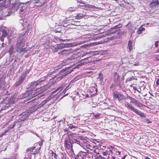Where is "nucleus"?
<instances>
[{"mask_svg":"<svg viewBox=\"0 0 159 159\" xmlns=\"http://www.w3.org/2000/svg\"><path fill=\"white\" fill-rule=\"evenodd\" d=\"M48 87L49 88L51 85L48 84ZM47 85H46L45 86L41 87V88L38 89L36 90L33 89L30 91L29 90L27 91L29 96L28 99L30 100L39 95V94L42 93L44 91L46 90L47 89Z\"/></svg>","mask_w":159,"mask_h":159,"instance_id":"1","label":"nucleus"},{"mask_svg":"<svg viewBox=\"0 0 159 159\" xmlns=\"http://www.w3.org/2000/svg\"><path fill=\"white\" fill-rule=\"evenodd\" d=\"M125 102L124 105L128 109L131 110L133 112L141 117H146L145 115L143 112L134 107L132 105L129 103L128 102L126 101H125Z\"/></svg>","mask_w":159,"mask_h":159,"instance_id":"2","label":"nucleus"},{"mask_svg":"<svg viewBox=\"0 0 159 159\" xmlns=\"http://www.w3.org/2000/svg\"><path fill=\"white\" fill-rule=\"evenodd\" d=\"M39 149H38L36 146L31 148L27 149L26 150V156H28V157L29 158V159H30L31 158V154H35L38 153L39 151ZM27 157H25L26 158Z\"/></svg>","mask_w":159,"mask_h":159,"instance_id":"3","label":"nucleus"},{"mask_svg":"<svg viewBox=\"0 0 159 159\" xmlns=\"http://www.w3.org/2000/svg\"><path fill=\"white\" fill-rule=\"evenodd\" d=\"M25 34V33L20 34L19 35V37L17 41L16 46L17 48L20 47H23L25 45V39L22 36Z\"/></svg>","mask_w":159,"mask_h":159,"instance_id":"4","label":"nucleus"},{"mask_svg":"<svg viewBox=\"0 0 159 159\" xmlns=\"http://www.w3.org/2000/svg\"><path fill=\"white\" fill-rule=\"evenodd\" d=\"M68 69L66 68L63 69L59 72V75H60L59 77L56 78V81H58L61 80L63 77L66 75L70 73V71L68 70Z\"/></svg>","mask_w":159,"mask_h":159,"instance_id":"5","label":"nucleus"},{"mask_svg":"<svg viewBox=\"0 0 159 159\" xmlns=\"http://www.w3.org/2000/svg\"><path fill=\"white\" fill-rule=\"evenodd\" d=\"M30 114V113L29 112H25L22 113L21 114L19 115L18 116L19 118L18 120L19 122L18 123L21 121H24L26 120L28 118Z\"/></svg>","mask_w":159,"mask_h":159,"instance_id":"6","label":"nucleus"},{"mask_svg":"<svg viewBox=\"0 0 159 159\" xmlns=\"http://www.w3.org/2000/svg\"><path fill=\"white\" fill-rule=\"evenodd\" d=\"M113 98L115 99H118L119 102L122 103L124 100V95L119 93H114Z\"/></svg>","mask_w":159,"mask_h":159,"instance_id":"7","label":"nucleus"},{"mask_svg":"<svg viewBox=\"0 0 159 159\" xmlns=\"http://www.w3.org/2000/svg\"><path fill=\"white\" fill-rule=\"evenodd\" d=\"M83 137L81 136H79L78 135H77L76 138H73V140H72V141L75 143L79 144L80 146H81L83 143Z\"/></svg>","mask_w":159,"mask_h":159,"instance_id":"8","label":"nucleus"},{"mask_svg":"<svg viewBox=\"0 0 159 159\" xmlns=\"http://www.w3.org/2000/svg\"><path fill=\"white\" fill-rule=\"evenodd\" d=\"M46 78V76H45L44 77L40 78L37 81L31 83L30 87L31 88H33V89H34V88L35 87L39 84L45 80Z\"/></svg>","mask_w":159,"mask_h":159,"instance_id":"9","label":"nucleus"},{"mask_svg":"<svg viewBox=\"0 0 159 159\" xmlns=\"http://www.w3.org/2000/svg\"><path fill=\"white\" fill-rule=\"evenodd\" d=\"M10 3L9 0H0V7L2 9L6 8Z\"/></svg>","mask_w":159,"mask_h":159,"instance_id":"10","label":"nucleus"},{"mask_svg":"<svg viewBox=\"0 0 159 159\" xmlns=\"http://www.w3.org/2000/svg\"><path fill=\"white\" fill-rule=\"evenodd\" d=\"M89 151L88 150L86 151V152L81 151L79 153V156L81 157V159H87L89 157Z\"/></svg>","mask_w":159,"mask_h":159,"instance_id":"11","label":"nucleus"},{"mask_svg":"<svg viewBox=\"0 0 159 159\" xmlns=\"http://www.w3.org/2000/svg\"><path fill=\"white\" fill-rule=\"evenodd\" d=\"M73 51V50L71 49H64L59 52L58 54L62 56H65L72 52Z\"/></svg>","mask_w":159,"mask_h":159,"instance_id":"12","label":"nucleus"},{"mask_svg":"<svg viewBox=\"0 0 159 159\" xmlns=\"http://www.w3.org/2000/svg\"><path fill=\"white\" fill-rule=\"evenodd\" d=\"M25 77V74H23L19 78V80L17 81L15 84V86L17 87L23 81L24 78Z\"/></svg>","mask_w":159,"mask_h":159,"instance_id":"13","label":"nucleus"},{"mask_svg":"<svg viewBox=\"0 0 159 159\" xmlns=\"http://www.w3.org/2000/svg\"><path fill=\"white\" fill-rule=\"evenodd\" d=\"M126 27L129 31V34L132 35V34L134 31V29L132 26V24L131 23L129 22L127 25Z\"/></svg>","mask_w":159,"mask_h":159,"instance_id":"14","label":"nucleus"},{"mask_svg":"<svg viewBox=\"0 0 159 159\" xmlns=\"http://www.w3.org/2000/svg\"><path fill=\"white\" fill-rule=\"evenodd\" d=\"M83 143L81 145V146L83 147H85L86 148L91 149V146L89 144V142L86 139H83Z\"/></svg>","mask_w":159,"mask_h":159,"instance_id":"15","label":"nucleus"},{"mask_svg":"<svg viewBox=\"0 0 159 159\" xmlns=\"http://www.w3.org/2000/svg\"><path fill=\"white\" fill-rule=\"evenodd\" d=\"M79 7L80 8L83 9H87L88 8H93L94 6L93 5H91L89 4H87L85 3L82 4V5H80Z\"/></svg>","mask_w":159,"mask_h":159,"instance_id":"16","label":"nucleus"},{"mask_svg":"<svg viewBox=\"0 0 159 159\" xmlns=\"http://www.w3.org/2000/svg\"><path fill=\"white\" fill-rule=\"evenodd\" d=\"M68 45H69V46L71 47L72 46V43H69L68 44H64L63 43H61L60 44H57V48L58 49H61L63 48H65L67 46H68Z\"/></svg>","mask_w":159,"mask_h":159,"instance_id":"17","label":"nucleus"},{"mask_svg":"<svg viewBox=\"0 0 159 159\" xmlns=\"http://www.w3.org/2000/svg\"><path fill=\"white\" fill-rule=\"evenodd\" d=\"M24 3H22L19 4L17 8V10L20 12L24 11L25 10V7L24 6Z\"/></svg>","mask_w":159,"mask_h":159,"instance_id":"18","label":"nucleus"},{"mask_svg":"<svg viewBox=\"0 0 159 159\" xmlns=\"http://www.w3.org/2000/svg\"><path fill=\"white\" fill-rule=\"evenodd\" d=\"M70 61V58L66 59H64L62 61V63L59 66L60 68H61L63 66L68 64Z\"/></svg>","mask_w":159,"mask_h":159,"instance_id":"19","label":"nucleus"},{"mask_svg":"<svg viewBox=\"0 0 159 159\" xmlns=\"http://www.w3.org/2000/svg\"><path fill=\"white\" fill-rule=\"evenodd\" d=\"M47 2V0H37L36 2L37 6L41 7L43 6Z\"/></svg>","mask_w":159,"mask_h":159,"instance_id":"20","label":"nucleus"},{"mask_svg":"<svg viewBox=\"0 0 159 159\" xmlns=\"http://www.w3.org/2000/svg\"><path fill=\"white\" fill-rule=\"evenodd\" d=\"M29 97L28 94L27 92V91H26L24 94H22L20 95V97L18 98L19 99H25L26 100H29V99H28V97Z\"/></svg>","mask_w":159,"mask_h":159,"instance_id":"21","label":"nucleus"},{"mask_svg":"<svg viewBox=\"0 0 159 159\" xmlns=\"http://www.w3.org/2000/svg\"><path fill=\"white\" fill-rule=\"evenodd\" d=\"M75 124H68V129H71L73 130H75V129L77 128L78 127Z\"/></svg>","mask_w":159,"mask_h":159,"instance_id":"22","label":"nucleus"},{"mask_svg":"<svg viewBox=\"0 0 159 159\" xmlns=\"http://www.w3.org/2000/svg\"><path fill=\"white\" fill-rule=\"evenodd\" d=\"M66 147L68 149H71L72 147V145L71 144V140L69 141H67L66 142Z\"/></svg>","mask_w":159,"mask_h":159,"instance_id":"23","label":"nucleus"},{"mask_svg":"<svg viewBox=\"0 0 159 159\" xmlns=\"http://www.w3.org/2000/svg\"><path fill=\"white\" fill-rule=\"evenodd\" d=\"M22 47L16 48V51L17 52L20 53L23 52H25L27 50H26L25 48H22Z\"/></svg>","mask_w":159,"mask_h":159,"instance_id":"24","label":"nucleus"},{"mask_svg":"<svg viewBox=\"0 0 159 159\" xmlns=\"http://www.w3.org/2000/svg\"><path fill=\"white\" fill-rule=\"evenodd\" d=\"M159 5V1L158 0H152L150 4L151 6H156Z\"/></svg>","mask_w":159,"mask_h":159,"instance_id":"25","label":"nucleus"},{"mask_svg":"<svg viewBox=\"0 0 159 159\" xmlns=\"http://www.w3.org/2000/svg\"><path fill=\"white\" fill-rule=\"evenodd\" d=\"M8 101L9 102L10 104L14 103L16 101L14 96H11L10 98L9 99Z\"/></svg>","mask_w":159,"mask_h":159,"instance_id":"26","label":"nucleus"},{"mask_svg":"<svg viewBox=\"0 0 159 159\" xmlns=\"http://www.w3.org/2000/svg\"><path fill=\"white\" fill-rule=\"evenodd\" d=\"M128 47L129 51H131L133 49V43L132 41H129L128 44Z\"/></svg>","mask_w":159,"mask_h":159,"instance_id":"27","label":"nucleus"},{"mask_svg":"<svg viewBox=\"0 0 159 159\" xmlns=\"http://www.w3.org/2000/svg\"><path fill=\"white\" fill-rule=\"evenodd\" d=\"M14 49V46H11V48L9 50V52L10 55H12L15 52Z\"/></svg>","mask_w":159,"mask_h":159,"instance_id":"28","label":"nucleus"},{"mask_svg":"<svg viewBox=\"0 0 159 159\" xmlns=\"http://www.w3.org/2000/svg\"><path fill=\"white\" fill-rule=\"evenodd\" d=\"M0 106H2V107H4L5 108H7L8 107V104H7L4 101H0Z\"/></svg>","mask_w":159,"mask_h":159,"instance_id":"29","label":"nucleus"},{"mask_svg":"<svg viewBox=\"0 0 159 159\" xmlns=\"http://www.w3.org/2000/svg\"><path fill=\"white\" fill-rule=\"evenodd\" d=\"M84 16V15H83V14L79 13L77 14L76 16L75 17V19H80L82 18Z\"/></svg>","mask_w":159,"mask_h":159,"instance_id":"30","label":"nucleus"},{"mask_svg":"<svg viewBox=\"0 0 159 159\" xmlns=\"http://www.w3.org/2000/svg\"><path fill=\"white\" fill-rule=\"evenodd\" d=\"M119 77V75L117 73H116L114 75V81L116 82L118 81Z\"/></svg>","mask_w":159,"mask_h":159,"instance_id":"31","label":"nucleus"},{"mask_svg":"<svg viewBox=\"0 0 159 159\" xmlns=\"http://www.w3.org/2000/svg\"><path fill=\"white\" fill-rule=\"evenodd\" d=\"M1 31L2 32V36L3 37H6L7 35L6 30L4 29H3Z\"/></svg>","mask_w":159,"mask_h":159,"instance_id":"32","label":"nucleus"},{"mask_svg":"<svg viewBox=\"0 0 159 159\" xmlns=\"http://www.w3.org/2000/svg\"><path fill=\"white\" fill-rule=\"evenodd\" d=\"M145 30L144 28L141 26L139 28L137 32L139 34H141L142 33L143 31H144Z\"/></svg>","mask_w":159,"mask_h":159,"instance_id":"33","label":"nucleus"},{"mask_svg":"<svg viewBox=\"0 0 159 159\" xmlns=\"http://www.w3.org/2000/svg\"><path fill=\"white\" fill-rule=\"evenodd\" d=\"M17 123L16 122V121H14L13 123L9 127V129H10V130H11V129H13L14 127H15V125H16V124Z\"/></svg>","mask_w":159,"mask_h":159,"instance_id":"34","label":"nucleus"},{"mask_svg":"<svg viewBox=\"0 0 159 159\" xmlns=\"http://www.w3.org/2000/svg\"><path fill=\"white\" fill-rule=\"evenodd\" d=\"M136 106L139 108H141L142 107L143 105L142 103L138 101L136 104Z\"/></svg>","mask_w":159,"mask_h":159,"instance_id":"35","label":"nucleus"},{"mask_svg":"<svg viewBox=\"0 0 159 159\" xmlns=\"http://www.w3.org/2000/svg\"><path fill=\"white\" fill-rule=\"evenodd\" d=\"M122 27V25L121 24H119L118 25H116L115 26H114L113 27V29H117V30H118L120 28V27Z\"/></svg>","mask_w":159,"mask_h":159,"instance_id":"36","label":"nucleus"},{"mask_svg":"<svg viewBox=\"0 0 159 159\" xmlns=\"http://www.w3.org/2000/svg\"><path fill=\"white\" fill-rule=\"evenodd\" d=\"M77 9L75 7H70L68 9V11L69 12H72L75 11Z\"/></svg>","mask_w":159,"mask_h":159,"instance_id":"37","label":"nucleus"},{"mask_svg":"<svg viewBox=\"0 0 159 159\" xmlns=\"http://www.w3.org/2000/svg\"><path fill=\"white\" fill-rule=\"evenodd\" d=\"M138 101L133 98L132 97L131 99L130 100V102L132 103L133 104L136 105Z\"/></svg>","mask_w":159,"mask_h":159,"instance_id":"38","label":"nucleus"},{"mask_svg":"<svg viewBox=\"0 0 159 159\" xmlns=\"http://www.w3.org/2000/svg\"><path fill=\"white\" fill-rule=\"evenodd\" d=\"M132 97L129 96L128 95H127V96L125 97L124 96V100H125L126 101H128L129 100H130L131 99Z\"/></svg>","mask_w":159,"mask_h":159,"instance_id":"39","label":"nucleus"},{"mask_svg":"<svg viewBox=\"0 0 159 159\" xmlns=\"http://www.w3.org/2000/svg\"><path fill=\"white\" fill-rule=\"evenodd\" d=\"M51 151V153L52 154V155L53 157L54 158L57 159V154L55 153L54 152L52 151Z\"/></svg>","mask_w":159,"mask_h":159,"instance_id":"40","label":"nucleus"},{"mask_svg":"<svg viewBox=\"0 0 159 159\" xmlns=\"http://www.w3.org/2000/svg\"><path fill=\"white\" fill-rule=\"evenodd\" d=\"M102 154L105 156L106 157H108V156H109V154L108 153V151H106L105 152H102Z\"/></svg>","mask_w":159,"mask_h":159,"instance_id":"41","label":"nucleus"},{"mask_svg":"<svg viewBox=\"0 0 159 159\" xmlns=\"http://www.w3.org/2000/svg\"><path fill=\"white\" fill-rule=\"evenodd\" d=\"M1 42L2 43H1V47H4V46H3L4 43H3V39L2 38H1Z\"/></svg>","mask_w":159,"mask_h":159,"instance_id":"42","label":"nucleus"},{"mask_svg":"<svg viewBox=\"0 0 159 159\" xmlns=\"http://www.w3.org/2000/svg\"><path fill=\"white\" fill-rule=\"evenodd\" d=\"M30 71V69H27L25 73H24L23 74H25V75H26V74H28Z\"/></svg>","mask_w":159,"mask_h":159,"instance_id":"43","label":"nucleus"},{"mask_svg":"<svg viewBox=\"0 0 159 159\" xmlns=\"http://www.w3.org/2000/svg\"><path fill=\"white\" fill-rule=\"evenodd\" d=\"M158 43H159V42L158 41H156L155 42V45L156 47H158Z\"/></svg>","mask_w":159,"mask_h":159,"instance_id":"44","label":"nucleus"},{"mask_svg":"<svg viewBox=\"0 0 159 159\" xmlns=\"http://www.w3.org/2000/svg\"><path fill=\"white\" fill-rule=\"evenodd\" d=\"M70 88V87H69V85H68L67 87H66V88L65 89H64L63 92H65Z\"/></svg>","mask_w":159,"mask_h":159,"instance_id":"45","label":"nucleus"},{"mask_svg":"<svg viewBox=\"0 0 159 159\" xmlns=\"http://www.w3.org/2000/svg\"><path fill=\"white\" fill-rule=\"evenodd\" d=\"M12 13L11 12H8L7 14H5V15L6 16H10Z\"/></svg>","mask_w":159,"mask_h":159,"instance_id":"46","label":"nucleus"},{"mask_svg":"<svg viewBox=\"0 0 159 159\" xmlns=\"http://www.w3.org/2000/svg\"><path fill=\"white\" fill-rule=\"evenodd\" d=\"M47 101H48L47 100H45L44 101H43L41 102L42 105H44L47 102Z\"/></svg>","mask_w":159,"mask_h":159,"instance_id":"47","label":"nucleus"},{"mask_svg":"<svg viewBox=\"0 0 159 159\" xmlns=\"http://www.w3.org/2000/svg\"><path fill=\"white\" fill-rule=\"evenodd\" d=\"M146 122L147 123H152V121L148 119H147L146 120Z\"/></svg>","mask_w":159,"mask_h":159,"instance_id":"48","label":"nucleus"},{"mask_svg":"<svg viewBox=\"0 0 159 159\" xmlns=\"http://www.w3.org/2000/svg\"><path fill=\"white\" fill-rule=\"evenodd\" d=\"M100 116V114H97L94 115V117L95 118H97Z\"/></svg>","mask_w":159,"mask_h":159,"instance_id":"49","label":"nucleus"},{"mask_svg":"<svg viewBox=\"0 0 159 159\" xmlns=\"http://www.w3.org/2000/svg\"><path fill=\"white\" fill-rule=\"evenodd\" d=\"M61 121H62V120H59V121H57V125H58V126H59L60 125V122H61Z\"/></svg>","mask_w":159,"mask_h":159,"instance_id":"50","label":"nucleus"},{"mask_svg":"<svg viewBox=\"0 0 159 159\" xmlns=\"http://www.w3.org/2000/svg\"><path fill=\"white\" fill-rule=\"evenodd\" d=\"M63 131H64V132L66 133L65 134L68 132V129H65L63 130Z\"/></svg>","mask_w":159,"mask_h":159,"instance_id":"51","label":"nucleus"},{"mask_svg":"<svg viewBox=\"0 0 159 159\" xmlns=\"http://www.w3.org/2000/svg\"><path fill=\"white\" fill-rule=\"evenodd\" d=\"M156 60L159 61V55H157L156 57Z\"/></svg>","mask_w":159,"mask_h":159,"instance_id":"52","label":"nucleus"},{"mask_svg":"<svg viewBox=\"0 0 159 159\" xmlns=\"http://www.w3.org/2000/svg\"><path fill=\"white\" fill-rule=\"evenodd\" d=\"M90 53L91 55H94L95 54H96L94 52H91ZM96 54H97L96 53Z\"/></svg>","mask_w":159,"mask_h":159,"instance_id":"53","label":"nucleus"},{"mask_svg":"<svg viewBox=\"0 0 159 159\" xmlns=\"http://www.w3.org/2000/svg\"><path fill=\"white\" fill-rule=\"evenodd\" d=\"M135 90L139 92V93H140L141 92V89H140V90H138V89H135Z\"/></svg>","mask_w":159,"mask_h":159,"instance_id":"54","label":"nucleus"},{"mask_svg":"<svg viewBox=\"0 0 159 159\" xmlns=\"http://www.w3.org/2000/svg\"><path fill=\"white\" fill-rule=\"evenodd\" d=\"M80 2V3H81V4H83L84 3V2L82 1H80L79 2Z\"/></svg>","mask_w":159,"mask_h":159,"instance_id":"55","label":"nucleus"},{"mask_svg":"<svg viewBox=\"0 0 159 159\" xmlns=\"http://www.w3.org/2000/svg\"><path fill=\"white\" fill-rule=\"evenodd\" d=\"M156 84L157 85H159V80H157V81Z\"/></svg>","mask_w":159,"mask_h":159,"instance_id":"56","label":"nucleus"},{"mask_svg":"<svg viewBox=\"0 0 159 159\" xmlns=\"http://www.w3.org/2000/svg\"><path fill=\"white\" fill-rule=\"evenodd\" d=\"M109 157V156H108V157H103V159H108Z\"/></svg>","mask_w":159,"mask_h":159,"instance_id":"57","label":"nucleus"},{"mask_svg":"<svg viewBox=\"0 0 159 159\" xmlns=\"http://www.w3.org/2000/svg\"><path fill=\"white\" fill-rule=\"evenodd\" d=\"M112 152V151L111 150H110L109 151H108V153L109 154V155H110V154Z\"/></svg>","mask_w":159,"mask_h":159,"instance_id":"58","label":"nucleus"},{"mask_svg":"<svg viewBox=\"0 0 159 159\" xmlns=\"http://www.w3.org/2000/svg\"><path fill=\"white\" fill-rule=\"evenodd\" d=\"M7 131H5V132H4L2 134L3 135H5V134H6V133L7 132Z\"/></svg>","mask_w":159,"mask_h":159,"instance_id":"59","label":"nucleus"},{"mask_svg":"<svg viewBox=\"0 0 159 159\" xmlns=\"http://www.w3.org/2000/svg\"><path fill=\"white\" fill-rule=\"evenodd\" d=\"M99 157L100 158V159L102 158V157L101 155H99Z\"/></svg>","mask_w":159,"mask_h":159,"instance_id":"60","label":"nucleus"},{"mask_svg":"<svg viewBox=\"0 0 159 159\" xmlns=\"http://www.w3.org/2000/svg\"><path fill=\"white\" fill-rule=\"evenodd\" d=\"M58 91H60L61 90V88H59L57 89Z\"/></svg>","mask_w":159,"mask_h":159,"instance_id":"61","label":"nucleus"},{"mask_svg":"<svg viewBox=\"0 0 159 159\" xmlns=\"http://www.w3.org/2000/svg\"><path fill=\"white\" fill-rule=\"evenodd\" d=\"M126 156L125 155L124 156V157L122 158V159H125V157Z\"/></svg>","mask_w":159,"mask_h":159,"instance_id":"62","label":"nucleus"},{"mask_svg":"<svg viewBox=\"0 0 159 159\" xmlns=\"http://www.w3.org/2000/svg\"><path fill=\"white\" fill-rule=\"evenodd\" d=\"M145 159H151L150 158H149V157H146Z\"/></svg>","mask_w":159,"mask_h":159,"instance_id":"63","label":"nucleus"},{"mask_svg":"<svg viewBox=\"0 0 159 159\" xmlns=\"http://www.w3.org/2000/svg\"><path fill=\"white\" fill-rule=\"evenodd\" d=\"M138 64H134V66H138Z\"/></svg>","mask_w":159,"mask_h":159,"instance_id":"64","label":"nucleus"}]
</instances>
